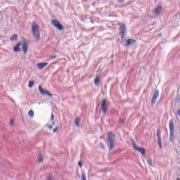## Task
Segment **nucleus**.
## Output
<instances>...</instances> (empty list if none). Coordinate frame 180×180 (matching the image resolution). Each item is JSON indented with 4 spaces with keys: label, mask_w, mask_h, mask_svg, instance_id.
<instances>
[{
    "label": "nucleus",
    "mask_w": 180,
    "mask_h": 180,
    "mask_svg": "<svg viewBox=\"0 0 180 180\" xmlns=\"http://www.w3.org/2000/svg\"><path fill=\"white\" fill-rule=\"evenodd\" d=\"M177 180H180V179H179V178H177Z\"/></svg>",
    "instance_id": "36"
},
{
    "label": "nucleus",
    "mask_w": 180,
    "mask_h": 180,
    "mask_svg": "<svg viewBox=\"0 0 180 180\" xmlns=\"http://www.w3.org/2000/svg\"><path fill=\"white\" fill-rule=\"evenodd\" d=\"M101 110L104 114L108 112V104L106 103V100H103L102 101Z\"/></svg>",
    "instance_id": "8"
},
{
    "label": "nucleus",
    "mask_w": 180,
    "mask_h": 180,
    "mask_svg": "<svg viewBox=\"0 0 180 180\" xmlns=\"http://www.w3.org/2000/svg\"><path fill=\"white\" fill-rule=\"evenodd\" d=\"M159 96H160V91L158 90H156L154 93V95L151 101L152 105H155V102H157V99H158Z\"/></svg>",
    "instance_id": "4"
},
{
    "label": "nucleus",
    "mask_w": 180,
    "mask_h": 180,
    "mask_svg": "<svg viewBox=\"0 0 180 180\" xmlns=\"http://www.w3.org/2000/svg\"><path fill=\"white\" fill-rule=\"evenodd\" d=\"M49 65V63H40L37 64V67L38 70H44V68H46V66Z\"/></svg>",
    "instance_id": "11"
},
{
    "label": "nucleus",
    "mask_w": 180,
    "mask_h": 180,
    "mask_svg": "<svg viewBox=\"0 0 180 180\" xmlns=\"http://www.w3.org/2000/svg\"><path fill=\"white\" fill-rule=\"evenodd\" d=\"M158 143L160 148H162V142L161 141V130L158 129L157 131Z\"/></svg>",
    "instance_id": "9"
},
{
    "label": "nucleus",
    "mask_w": 180,
    "mask_h": 180,
    "mask_svg": "<svg viewBox=\"0 0 180 180\" xmlns=\"http://www.w3.org/2000/svg\"><path fill=\"white\" fill-rule=\"evenodd\" d=\"M82 180H86V176L84 174H82Z\"/></svg>",
    "instance_id": "23"
},
{
    "label": "nucleus",
    "mask_w": 180,
    "mask_h": 180,
    "mask_svg": "<svg viewBox=\"0 0 180 180\" xmlns=\"http://www.w3.org/2000/svg\"><path fill=\"white\" fill-rule=\"evenodd\" d=\"M109 143V148L110 150H113V147H115V143L114 142H108Z\"/></svg>",
    "instance_id": "20"
},
{
    "label": "nucleus",
    "mask_w": 180,
    "mask_h": 180,
    "mask_svg": "<svg viewBox=\"0 0 180 180\" xmlns=\"http://www.w3.org/2000/svg\"><path fill=\"white\" fill-rule=\"evenodd\" d=\"M20 46H22V42L17 44L14 46V48H13L14 53H18L19 51H20Z\"/></svg>",
    "instance_id": "12"
},
{
    "label": "nucleus",
    "mask_w": 180,
    "mask_h": 180,
    "mask_svg": "<svg viewBox=\"0 0 180 180\" xmlns=\"http://www.w3.org/2000/svg\"><path fill=\"white\" fill-rule=\"evenodd\" d=\"M134 148L141 153L142 155H146V149L144 148H138L136 143H133Z\"/></svg>",
    "instance_id": "7"
},
{
    "label": "nucleus",
    "mask_w": 180,
    "mask_h": 180,
    "mask_svg": "<svg viewBox=\"0 0 180 180\" xmlns=\"http://www.w3.org/2000/svg\"><path fill=\"white\" fill-rule=\"evenodd\" d=\"M94 85L98 86L99 85V77H96L95 79H94Z\"/></svg>",
    "instance_id": "21"
},
{
    "label": "nucleus",
    "mask_w": 180,
    "mask_h": 180,
    "mask_svg": "<svg viewBox=\"0 0 180 180\" xmlns=\"http://www.w3.org/2000/svg\"><path fill=\"white\" fill-rule=\"evenodd\" d=\"M133 43H136V40L129 39L127 41V46H130V44H133Z\"/></svg>",
    "instance_id": "15"
},
{
    "label": "nucleus",
    "mask_w": 180,
    "mask_h": 180,
    "mask_svg": "<svg viewBox=\"0 0 180 180\" xmlns=\"http://www.w3.org/2000/svg\"><path fill=\"white\" fill-rule=\"evenodd\" d=\"M53 58H57L56 56H51V60H53Z\"/></svg>",
    "instance_id": "27"
},
{
    "label": "nucleus",
    "mask_w": 180,
    "mask_h": 180,
    "mask_svg": "<svg viewBox=\"0 0 180 180\" xmlns=\"http://www.w3.org/2000/svg\"><path fill=\"white\" fill-rule=\"evenodd\" d=\"M38 161L39 162H43V158H41V156H39Z\"/></svg>",
    "instance_id": "24"
},
{
    "label": "nucleus",
    "mask_w": 180,
    "mask_h": 180,
    "mask_svg": "<svg viewBox=\"0 0 180 180\" xmlns=\"http://www.w3.org/2000/svg\"><path fill=\"white\" fill-rule=\"evenodd\" d=\"M52 25H53L54 27H56L58 30H63V29H64V27H63V25L60 24V22L56 20H52Z\"/></svg>",
    "instance_id": "6"
},
{
    "label": "nucleus",
    "mask_w": 180,
    "mask_h": 180,
    "mask_svg": "<svg viewBox=\"0 0 180 180\" xmlns=\"http://www.w3.org/2000/svg\"><path fill=\"white\" fill-rule=\"evenodd\" d=\"M34 85V82H33V81H30L29 82V84H28V86L30 87V88H33V86Z\"/></svg>",
    "instance_id": "22"
},
{
    "label": "nucleus",
    "mask_w": 180,
    "mask_h": 180,
    "mask_svg": "<svg viewBox=\"0 0 180 180\" xmlns=\"http://www.w3.org/2000/svg\"><path fill=\"white\" fill-rule=\"evenodd\" d=\"M54 120V115H51V121Z\"/></svg>",
    "instance_id": "31"
},
{
    "label": "nucleus",
    "mask_w": 180,
    "mask_h": 180,
    "mask_svg": "<svg viewBox=\"0 0 180 180\" xmlns=\"http://www.w3.org/2000/svg\"><path fill=\"white\" fill-rule=\"evenodd\" d=\"M28 115L30 117L33 118L34 116V112H33V110H31L28 112Z\"/></svg>",
    "instance_id": "19"
},
{
    "label": "nucleus",
    "mask_w": 180,
    "mask_h": 180,
    "mask_svg": "<svg viewBox=\"0 0 180 180\" xmlns=\"http://www.w3.org/2000/svg\"><path fill=\"white\" fill-rule=\"evenodd\" d=\"M79 122H81V120L79 118H76L75 120V126H79Z\"/></svg>",
    "instance_id": "17"
},
{
    "label": "nucleus",
    "mask_w": 180,
    "mask_h": 180,
    "mask_svg": "<svg viewBox=\"0 0 180 180\" xmlns=\"http://www.w3.org/2000/svg\"><path fill=\"white\" fill-rule=\"evenodd\" d=\"M47 127L49 128L50 129H53V126L51 125L47 126Z\"/></svg>",
    "instance_id": "32"
},
{
    "label": "nucleus",
    "mask_w": 180,
    "mask_h": 180,
    "mask_svg": "<svg viewBox=\"0 0 180 180\" xmlns=\"http://www.w3.org/2000/svg\"><path fill=\"white\" fill-rule=\"evenodd\" d=\"M58 131V127H56L53 129V133H56Z\"/></svg>",
    "instance_id": "28"
},
{
    "label": "nucleus",
    "mask_w": 180,
    "mask_h": 180,
    "mask_svg": "<svg viewBox=\"0 0 180 180\" xmlns=\"http://www.w3.org/2000/svg\"><path fill=\"white\" fill-rule=\"evenodd\" d=\"M51 179H53V177L49 176V177H48V179H47V180H51Z\"/></svg>",
    "instance_id": "33"
},
{
    "label": "nucleus",
    "mask_w": 180,
    "mask_h": 180,
    "mask_svg": "<svg viewBox=\"0 0 180 180\" xmlns=\"http://www.w3.org/2000/svg\"><path fill=\"white\" fill-rule=\"evenodd\" d=\"M121 123H123V120H121Z\"/></svg>",
    "instance_id": "35"
},
{
    "label": "nucleus",
    "mask_w": 180,
    "mask_h": 180,
    "mask_svg": "<svg viewBox=\"0 0 180 180\" xmlns=\"http://www.w3.org/2000/svg\"><path fill=\"white\" fill-rule=\"evenodd\" d=\"M120 32L121 33V37L124 39V33H126V25L124 24H120Z\"/></svg>",
    "instance_id": "5"
},
{
    "label": "nucleus",
    "mask_w": 180,
    "mask_h": 180,
    "mask_svg": "<svg viewBox=\"0 0 180 180\" xmlns=\"http://www.w3.org/2000/svg\"><path fill=\"white\" fill-rule=\"evenodd\" d=\"M10 124H11V126H13V120H11Z\"/></svg>",
    "instance_id": "29"
},
{
    "label": "nucleus",
    "mask_w": 180,
    "mask_h": 180,
    "mask_svg": "<svg viewBox=\"0 0 180 180\" xmlns=\"http://www.w3.org/2000/svg\"><path fill=\"white\" fill-rule=\"evenodd\" d=\"M22 51L25 53V54H27V43L22 44Z\"/></svg>",
    "instance_id": "14"
},
{
    "label": "nucleus",
    "mask_w": 180,
    "mask_h": 180,
    "mask_svg": "<svg viewBox=\"0 0 180 180\" xmlns=\"http://www.w3.org/2000/svg\"><path fill=\"white\" fill-rule=\"evenodd\" d=\"M11 41H15L16 40H18V34H13L11 39H10Z\"/></svg>",
    "instance_id": "16"
},
{
    "label": "nucleus",
    "mask_w": 180,
    "mask_h": 180,
    "mask_svg": "<svg viewBox=\"0 0 180 180\" xmlns=\"http://www.w3.org/2000/svg\"><path fill=\"white\" fill-rule=\"evenodd\" d=\"M107 141H108V143H114V141H115V134H113L111 132H109L108 134Z\"/></svg>",
    "instance_id": "10"
},
{
    "label": "nucleus",
    "mask_w": 180,
    "mask_h": 180,
    "mask_svg": "<svg viewBox=\"0 0 180 180\" xmlns=\"http://www.w3.org/2000/svg\"><path fill=\"white\" fill-rule=\"evenodd\" d=\"M32 33L35 41L40 40V31L39 25L33 22L32 24Z\"/></svg>",
    "instance_id": "1"
},
{
    "label": "nucleus",
    "mask_w": 180,
    "mask_h": 180,
    "mask_svg": "<svg viewBox=\"0 0 180 180\" xmlns=\"http://www.w3.org/2000/svg\"><path fill=\"white\" fill-rule=\"evenodd\" d=\"M147 163H148V165H150V167H153V159H151V158H148V159H147Z\"/></svg>",
    "instance_id": "18"
},
{
    "label": "nucleus",
    "mask_w": 180,
    "mask_h": 180,
    "mask_svg": "<svg viewBox=\"0 0 180 180\" xmlns=\"http://www.w3.org/2000/svg\"><path fill=\"white\" fill-rule=\"evenodd\" d=\"M39 91L41 95H47L51 98L53 97V94L50 93L49 91L44 89L43 87H41V85L39 86Z\"/></svg>",
    "instance_id": "3"
},
{
    "label": "nucleus",
    "mask_w": 180,
    "mask_h": 180,
    "mask_svg": "<svg viewBox=\"0 0 180 180\" xmlns=\"http://www.w3.org/2000/svg\"><path fill=\"white\" fill-rule=\"evenodd\" d=\"M162 11V8H161V6H158L157 7L154 11H153V13L154 15H160V13H161V11Z\"/></svg>",
    "instance_id": "13"
},
{
    "label": "nucleus",
    "mask_w": 180,
    "mask_h": 180,
    "mask_svg": "<svg viewBox=\"0 0 180 180\" xmlns=\"http://www.w3.org/2000/svg\"><path fill=\"white\" fill-rule=\"evenodd\" d=\"M78 166L80 167V168H82V162H78Z\"/></svg>",
    "instance_id": "26"
},
{
    "label": "nucleus",
    "mask_w": 180,
    "mask_h": 180,
    "mask_svg": "<svg viewBox=\"0 0 180 180\" xmlns=\"http://www.w3.org/2000/svg\"><path fill=\"white\" fill-rule=\"evenodd\" d=\"M52 124H56V122H53L52 123Z\"/></svg>",
    "instance_id": "34"
},
{
    "label": "nucleus",
    "mask_w": 180,
    "mask_h": 180,
    "mask_svg": "<svg viewBox=\"0 0 180 180\" xmlns=\"http://www.w3.org/2000/svg\"><path fill=\"white\" fill-rule=\"evenodd\" d=\"M169 131H170L169 141H171V143H174V120H169Z\"/></svg>",
    "instance_id": "2"
},
{
    "label": "nucleus",
    "mask_w": 180,
    "mask_h": 180,
    "mask_svg": "<svg viewBox=\"0 0 180 180\" xmlns=\"http://www.w3.org/2000/svg\"><path fill=\"white\" fill-rule=\"evenodd\" d=\"M100 147L102 148V150H105V146H103V143L100 144Z\"/></svg>",
    "instance_id": "25"
},
{
    "label": "nucleus",
    "mask_w": 180,
    "mask_h": 180,
    "mask_svg": "<svg viewBox=\"0 0 180 180\" xmlns=\"http://www.w3.org/2000/svg\"><path fill=\"white\" fill-rule=\"evenodd\" d=\"M177 115H178V116H179V117H180V110H177Z\"/></svg>",
    "instance_id": "30"
}]
</instances>
